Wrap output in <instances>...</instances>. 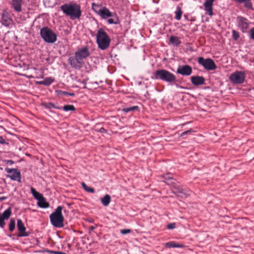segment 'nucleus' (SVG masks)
I'll return each instance as SVG.
<instances>
[{
	"mask_svg": "<svg viewBox=\"0 0 254 254\" xmlns=\"http://www.w3.org/2000/svg\"><path fill=\"white\" fill-rule=\"evenodd\" d=\"M90 52L87 46L78 49L75 53V56L70 57L68 60L70 65L73 68L79 69L82 67L84 60L89 57Z\"/></svg>",
	"mask_w": 254,
	"mask_h": 254,
	"instance_id": "1",
	"label": "nucleus"
},
{
	"mask_svg": "<svg viewBox=\"0 0 254 254\" xmlns=\"http://www.w3.org/2000/svg\"><path fill=\"white\" fill-rule=\"evenodd\" d=\"M61 9L72 20L79 19L81 16L80 6L75 3L64 4L61 6Z\"/></svg>",
	"mask_w": 254,
	"mask_h": 254,
	"instance_id": "2",
	"label": "nucleus"
},
{
	"mask_svg": "<svg viewBox=\"0 0 254 254\" xmlns=\"http://www.w3.org/2000/svg\"><path fill=\"white\" fill-rule=\"evenodd\" d=\"M96 42L98 48L102 50L107 49L110 46L111 39L107 33L102 28L97 32Z\"/></svg>",
	"mask_w": 254,
	"mask_h": 254,
	"instance_id": "3",
	"label": "nucleus"
},
{
	"mask_svg": "<svg viewBox=\"0 0 254 254\" xmlns=\"http://www.w3.org/2000/svg\"><path fill=\"white\" fill-rule=\"evenodd\" d=\"M62 210L63 207L59 206L50 216L51 223L55 227L61 228L64 226Z\"/></svg>",
	"mask_w": 254,
	"mask_h": 254,
	"instance_id": "4",
	"label": "nucleus"
},
{
	"mask_svg": "<svg viewBox=\"0 0 254 254\" xmlns=\"http://www.w3.org/2000/svg\"><path fill=\"white\" fill-rule=\"evenodd\" d=\"M155 79H160L163 81L172 84L176 81V76L171 72L166 69L156 70L154 74Z\"/></svg>",
	"mask_w": 254,
	"mask_h": 254,
	"instance_id": "5",
	"label": "nucleus"
},
{
	"mask_svg": "<svg viewBox=\"0 0 254 254\" xmlns=\"http://www.w3.org/2000/svg\"><path fill=\"white\" fill-rule=\"evenodd\" d=\"M40 35L44 41L48 43H54L57 39L56 34L48 27L41 29Z\"/></svg>",
	"mask_w": 254,
	"mask_h": 254,
	"instance_id": "6",
	"label": "nucleus"
},
{
	"mask_svg": "<svg viewBox=\"0 0 254 254\" xmlns=\"http://www.w3.org/2000/svg\"><path fill=\"white\" fill-rule=\"evenodd\" d=\"M197 62L199 64L203 66L207 70H213L217 68L215 62L211 59H204L203 57H199Z\"/></svg>",
	"mask_w": 254,
	"mask_h": 254,
	"instance_id": "7",
	"label": "nucleus"
},
{
	"mask_svg": "<svg viewBox=\"0 0 254 254\" xmlns=\"http://www.w3.org/2000/svg\"><path fill=\"white\" fill-rule=\"evenodd\" d=\"M237 23L238 27L243 33L247 31L251 23L248 19L242 16L237 17Z\"/></svg>",
	"mask_w": 254,
	"mask_h": 254,
	"instance_id": "8",
	"label": "nucleus"
},
{
	"mask_svg": "<svg viewBox=\"0 0 254 254\" xmlns=\"http://www.w3.org/2000/svg\"><path fill=\"white\" fill-rule=\"evenodd\" d=\"M230 79L235 84L243 83L245 79V73L242 71H236L231 74Z\"/></svg>",
	"mask_w": 254,
	"mask_h": 254,
	"instance_id": "9",
	"label": "nucleus"
},
{
	"mask_svg": "<svg viewBox=\"0 0 254 254\" xmlns=\"http://www.w3.org/2000/svg\"><path fill=\"white\" fill-rule=\"evenodd\" d=\"M5 171L11 175H7V177L10 178L11 180L13 181H18L20 182L21 173L16 169H10L8 168H5Z\"/></svg>",
	"mask_w": 254,
	"mask_h": 254,
	"instance_id": "10",
	"label": "nucleus"
},
{
	"mask_svg": "<svg viewBox=\"0 0 254 254\" xmlns=\"http://www.w3.org/2000/svg\"><path fill=\"white\" fill-rule=\"evenodd\" d=\"M177 72L183 76H189L192 73V69L188 64L180 65L177 68Z\"/></svg>",
	"mask_w": 254,
	"mask_h": 254,
	"instance_id": "11",
	"label": "nucleus"
},
{
	"mask_svg": "<svg viewBox=\"0 0 254 254\" xmlns=\"http://www.w3.org/2000/svg\"><path fill=\"white\" fill-rule=\"evenodd\" d=\"M1 23L6 27H9L13 23V20L10 16L9 13L6 11H3L1 15Z\"/></svg>",
	"mask_w": 254,
	"mask_h": 254,
	"instance_id": "12",
	"label": "nucleus"
},
{
	"mask_svg": "<svg viewBox=\"0 0 254 254\" xmlns=\"http://www.w3.org/2000/svg\"><path fill=\"white\" fill-rule=\"evenodd\" d=\"M174 191L179 197L182 198H186L190 195L189 191L186 190L182 187L180 186L175 187Z\"/></svg>",
	"mask_w": 254,
	"mask_h": 254,
	"instance_id": "13",
	"label": "nucleus"
},
{
	"mask_svg": "<svg viewBox=\"0 0 254 254\" xmlns=\"http://www.w3.org/2000/svg\"><path fill=\"white\" fill-rule=\"evenodd\" d=\"M17 228L19 232L18 234V236L19 237H26L29 236V234L26 232H25L26 228L24 226L22 221L18 219L17 220Z\"/></svg>",
	"mask_w": 254,
	"mask_h": 254,
	"instance_id": "14",
	"label": "nucleus"
},
{
	"mask_svg": "<svg viewBox=\"0 0 254 254\" xmlns=\"http://www.w3.org/2000/svg\"><path fill=\"white\" fill-rule=\"evenodd\" d=\"M190 81L192 84L195 86L204 85L205 79L204 77L201 76L195 75L190 77Z\"/></svg>",
	"mask_w": 254,
	"mask_h": 254,
	"instance_id": "15",
	"label": "nucleus"
},
{
	"mask_svg": "<svg viewBox=\"0 0 254 254\" xmlns=\"http://www.w3.org/2000/svg\"><path fill=\"white\" fill-rule=\"evenodd\" d=\"M214 0H205L203 4L204 10L209 15H213V3Z\"/></svg>",
	"mask_w": 254,
	"mask_h": 254,
	"instance_id": "16",
	"label": "nucleus"
},
{
	"mask_svg": "<svg viewBox=\"0 0 254 254\" xmlns=\"http://www.w3.org/2000/svg\"><path fill=\"white\" fill-rule=\"evenodd\" d=\"M22 3V0H11L10 4L15 11L19 12L22 10L21 6Z\"/></svg>",
	"mask_w": 254,
	"mask_h": 254,
	"instance_id": "17",
	"label": "nucleus"
},
{
	"mask_svg": "<svg viewBox=\"0 0 254 254\" xmlns=\"http://www.w3.org/2000/svg\"><path fill=\"white\" fill-rule=\"evenodd\" d=\"M98 13L104 19L113 16L110 10L105 7L99 9Z\"/></svg>",
	"mask_w": 254,
	"mask_h": 254,
	"instance_id": "18",
	"label": "nucleus"
},
{
	"mask_svg": "<svg viewBox=\"0 0 254 254\" xmlns=\"http://www.w3.org/2000/svg\"><path fill=\"white\" fill-rule=\"evenodd\" d=\"M181 43L179 38L175 36H171L169 39V44L173 45L174 46L178 47Z\"/></svg>",
	"mask_w": 254,
	"mask_h": 254,
	"instance_id": "19",
	"label": "nucleus"
},
{
	"mask_svg": "<svg viewBox=\"0 0 254 254\" xmlns=\"http://www.w3.org/2000/svg\"><path fill=\"white\" fill-rule=\"evenodd\" d=\"M37 205L41 208H46L49 207V203L46 201V199L43 196L38 200Z\"/></svg>",
	"mask_w": 254,
	"mask_h": 254,
	"instance_id": "20",
	"label": "nucleus"
},
{
	"mask_svg": "<svg viewBox=\"0 0 254 254\" xmlns=\"http://www.w3.org/2000/svg\"><path fill=\"white\" fill-rule=\"evenodd\" d=\"M54 79L52 77H47L43 81H40L37 82L39 84L44 85L46 86H49L52 84V83L54 81Z\"/></svg>",
	"mask_w": 254,
	"mask_h": 254,
	"instance_id": "21",
	"label": "nucleus"
},
{
	"mask_svg": "<svg viewBox=\"0 0 254 254\" xmlns=\"http://www.w3.org/2000/svg\"><path fill=\"white\" fill-rule=\"evenodd\" d=\"M41 105L46 109H50L51 108L62 109V107H57L53 103L51 102L42 103Z\"/></svg>",
	"mask_w": 254,
	"mask_h": 254,
	"instance_id": "22",
	"label": "nucleus"
},
{
	"mask_svg": "<svg viewBox=\"0 0 254 254\" xmlns=\"http://www.w3.org/2000/svg\"><path fill=\"white\" fill-rule=\"evenodd\" d=\"M30 190L31 193L34 198L37 200L40 199L43 196L41 193L37 191L33 187H31Z\"/></svg>",
	"mask_w": 254,
	"mask_h": 254,
	"instance_id": "23",
	"label": "nucleus"
},
{
	"mask_svg": "<svg viewBox=\"0 0 254 254\" xmlns=\"http://www.w3.org/2000/svg\"><path fill=\"white\" fill-rule=\"evenodd\" d=\"M101 200L103 205L108 206L111 201V196L109 194H106Z\"/></svg>",
	"mask_w": 254,
	"mask_h": 254,
	"instance_id": "24",
	"label": "nucleus"
},
{
	"mask_svg": "<svg viewBox=\"0 0 254 254\" xmlns=\"http://www.w3.org/2000/svg\"><path fill=\"white\" fill-rule=\"evenodd\" d=\"M167 248H183L184 246L182 244H177L174 242H170L165 244Z\"/></svg>",
	"mask_w": 254,
	"mask_h": 254,
	"instance_id": "25",
	"label": "nucleus"
},
{
	"mask_svg": "<svg viewBox=\"0 0 254 254\" xmlns=\"http://www.w3.org/2000/svg\"><path fill=\"white\" fill-rule=\"evenodd\" d=\"M175 19L177 20H180L181 18L182 15L183 13V11L182 10V8L180 6H177L176 11L175 12Z\"/></svg>",
	"mask_w": 254,
	"mask_h": 254,
	"instance_id": "26",
	"label": "nucleus"
},
{
	"mask_svg": "<svg viewBox=\"0 0 254 254\" xmlns=\"http://www.w3.org/2000/svg\"><path fill=\"white\" fill-rule=\"evenodd\" d=\"M139 110V107L137 106H134L132 107H129L127 108H125L123 109V111L125 113H128L129 112H135Z\"/></svg>",
	"mask_w": 254,
	"mask_h": 254,
	"instance_id": "27",
	"label": "nucleus"
},
{
	"mask_svg": "<svg viewBox=\"0 0 254 254\" xmlns=\"http://www.w3.org/2000/svg\"><path fill=\"white\" fill-rule=\"evenodd\" d=\"M11 214V210L10 208H8V209H6L2 214L1 216L3 217V218L5 219H8Z\"/></svg>",
	"mask_w": 254,
	"mask_h": 254,
	"instance_id": "28",
	"label": "nucleus"
},
{
	"mask_svg": "<svg viewBox=\"0 0 254 254\" xmlns=\"http://www.w3.org/2000/svg\"><path fill=\"white\" fill-rule=\"evenodd\" d=\"M62 109H63L64 111L67 112V111H74L75 110V107L72 105H66L64 106V107H61Z\"/></svg>",
	"mask_w": 254,
	"mask_h": 254,
	"instance_id": "29",
	"label": "nucleus"
},
{
	"mask_svg": "<svg viewBox=\"0 0 254 254\" xmlns=\"http://www.w3.org/2000/svg\"><path fill=\"white\" fill-rule=\"evenodd\" d=\"M81 185L86 191L90 193H94L95 192V190L93 188L87 186L84 182L81 183Z\"/></svg>",
	"mask_w": 254,
	"mask_h": 254,
	"instance_id": "30",
	"label": "nucleus"
},
{
	"mask_svg": "<svg viewBox=\"0 0 254 254\" xmlns=\"http://www.w3.org/2000/svg\"><path fill=\"white\" fill-rule=\"evenodd\" d=\"M15 226V221L14 219L11 218L10 220V223L8 225L9 230L10 232H12Z\"/></svg>",
	"mask_w": 254,
	"mask_h": 254,
	"instance_id": "31",
	"label": "nucleus"
},
{
	"mask_svg": "<svg viewBox=\"0 0 254 254\" xmlns=\"http://www.w3.org/2000/svg\"><path fill=\"white\" fill-rule=\"evenodd\" d=\"M244 2L245 7L249 9L253 8V4L251 0H245Z\"/></svg>",
	"mask_w": 254,
	"mask_h": 254,
	"instance_id": "32",
	"label": "nucleus"
},
{
	"mask_svg": "<svg viewBox=\"0 0 254 254\" xmlns=\"http://www.w3.org/2000/svg\"><path fill=\"white\" fill-rule=\"evenodd\" d=\"M232 37L234 40H237L240 37V34L238 32L235 30H232Z\"/></svg>",
	"mask_w": 254,
	"mask_h": 254,
	"instance_id": "33",
	"label": "nucleus"
},
{
	"mask_svg": "<svg viewBox=\"0 0 254 254\" xmlns=\"http://www.w3.org/2000/svg\"><path fill=\"white\" fill-rule=\"evenodd\" d=\"M164 182H167L170 180H172L173 179L172 175L170 173H168L166 174L164 176Z\"/></svg>",
	"mask_w": 254,
	"mask_h": 254,
	"instance_id": "34",
	"label": "nucleus"
},
{
	"mask_svg": "<svg viewBox=\"0 0 254 254\" xmlns=\"http://www.w3.org/2000/svg\"><path fill=\"white\" fill-rule=\"evenodd\" d=\"M108 22L111 24H118L119 23L118 18H116V20H115L114 19H113V18H110L108 20Z\"/></svg>",
	"mask_w": 254,
	"mask_h": 254,
	"instance_id": "35",
	"label": "nucleus"
},
{
	"mask_svg": "<svg viewBox=\"0 0 254 254\" xmlns=\"http://www.w3.org/2000/svg\"><path fill=\"white\" fill-rule=\"evenodd\" d=\"M62 94L66 95V96H74L75 94L74 93H68L66 91H60Z\"/></svg>",
	"mask_w": 254,
	"mask_h": 254,
	"instance_id": "36",
	"label": "nucleus"
},
{
	"mask_svg": "<svg viewBox=\"0 0 254 254\" xmlns=\"http://www.w3.org/2000/svg\"><path fill=\"white\" fill-rule=\"evenodd\" d=\"M250 36L251 39L254 40V27L250 31Z\"/></svg>",
	"mask_w": 254,
	"mask_h": 254,
	"instance_id": "37",
	"label": "nucleus"
},
{
	"mask_svg": "<svg viewBox=\"0 0 254 254\" xmlns=\"http://www.w3.org/2000/svg\"><path fill=\"white\" fill-rule=\"evenodd\" d=\"M131 232L130 229H123L121 231V234L125 235Z\"/></svg>",
	"mask_w": 254,
	"mask_h": 254,
	"instance_id": "38",
	"label": "nucleus"
},
{
	"mask_svg": "<svg viewBox=\"0 0 254 254\" xmlns=\"http://www.w3.org/2000/svg\"><path fill=\"white\" fill-rule=\"evenodd\" d=\"M176 227V224L174 223H170L167 225V228L169 229H172L175 228Z\"/></svg>",
	"mask_w": 254,
	"mask_h": 254,
	"instance_id": "39",
	"label": "nucleus"
},
{
	"mask_svg": "<svg viewBox=\"0 0 254 254\" xmlns=\"http://www.w3.org/2000/svg\"><path fill=\"white\" fill-rule=\"evenodd\" d=\"M192 132H193V130L192 129H190V130L184 131L182 133L181 136H184V135H185L189 133Z\"/></svg>",
	"mask_w": 254,
	"mask_h": 254,
	"instance_id": "40",
	"label": "nucleus"
},
{
	"mask_svg": "<svg viewBox=\"0 0 254 254\" xmlns=\"http://www.w3.org/2000/svg\"><path fill=\"white\" fill-rule=\"evenodd\" d=\"M49 253L51 254H67L65 253L62 252H57V251H49Z\"/></svg>",
	"mask_w": 254,
	"mask_h": 254,
	"instance_id": "41",
	"label": "nucleus"
},
{
	"mask_svg": "<svg viewBox=\"0 0 254 254\" xmlns=\"http://www.w3.org/2000/svg\"><path fill=\"white\" fill-rule=\"evenodd\" d=\"M0 144H7V143L5 142L4 139L2 136H0Z\"/></svg>",
	"mask_w": 254,
	"mask_h": 254,
	"instance_id": "42",
	"label": "nucleus"
},
{
	"mask_svg": "<svg viewBox=\"0 0 254 254\" xmlns=\"http://www.w3.org/2000/svg\"><path fill=\"white\" fill-rule=\"evenodd\" d=\"M100 132H105L106 131V129L104 127H101L98 130Z\"/></svg>",
	"mask_w": 254,
	"mask_h": 254,
	"instance_id": "43",
	"label": "nucleus"
},
{
	"mask_svg": "<svg viewBox=\"0 0 254 254\" xmlns=\"http://www.w3.org/2000/svg\"><path fill=\"white\" fill-rule=\"evenodd\" d=\"M235 1L241 3H243L245 0H234Z\"/></svg>",
	"mask_w": 254,
	"mask_h": 254,
	"instance_id": "44",
	"label": "nucleus"
},
{
	"mask_svg": "<svg viewBox=\"0 0 254 254\" xmlns=\"http://www.w3.org/2000/svg\"><path fill=\"white\" fill-rule=\"evenodd\" d=\"M6 199V197H5V196H2V197H0V201H3L5 199Z\"/></svg>",
	"mask_w": 254,
	"mask_h": 254,
	"instance_id": "45",
	"label": "nucleus"
},
{
	"mask_svg": "<svg viewBox=\"0 0 254 254\" xmlns=\"http://www.w3.org/2000/svg\"><path fill=\"white\" fill-rule=\"evenodd\" d=\"M7 162L8 163H9L10 165L13 164V163H14L13 161L12 160H8L7 161Z\"/></svg>",
	"mask_w": 254,
	"mask_h": 254,
	"instance_id": "46",
	"label": "nucleus"
},
{
	"mask_svg": "<svg viewBox=\"0 0 254 254\" xmlns=\"http://www.w3.org/2000/svg\"><path fill=\"white\" fill-rule=\"evenodd\" d=\"M94 7H98V5H97V4H96L95 3H92V8L93 9H94Z\"/></svg>",
	"mask_w": 254,
	"mask_h": 254,
	"instance_id": "47",
	"label": "nucleus"
},
{
	"mask_svg": "<svg viewBox=\"0 0 254 254\" xmlns=\"http://www.w3.org/2000/svg\"><path fill=\"white\" fill-rule=\"evenodd\" d=\"M95 228V227L94 226H91V227H90V229L91 230H94Z\"/></svg>",
	"mask_w": 254,
	"mask_h": 254,
	"instance_id": "48",
	"label": "nucleus"
},
{
	"mask_svg": "<svg viewBox=\"0 0 254 254\" xmlns=\"http://www.w3.org/2000/svg\"><path fill=\"white\" fill-rule=\"evenodd\" d=\"M176 86L177 87H180L181 88H184V87L183 86H179L178 84H175Z\"/></svg>",
	"mask_w": 254,
	"mask_h": 254,
	"instance_id": "49",
	"label": "nucleus"
}]
</instances>
